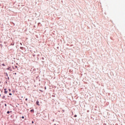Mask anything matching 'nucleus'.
<instances>
[{
  "label": "nucleus",
  "instance_id": "1",
  "mask_svg": "<svg viewBox=\"0 0 125 125\" xmlns=\"http://www.w3.org/2000/svg\"><path fill=\"white\" fill-rule=\"evenodd\" d=\"M4 90V93H5V94H6L7 93V91H6V88H5Z\"/></svg>",
  "mask_w": 125,
  "mask_h": 125
},
{
  "label": "nucleus",
  "instance_id": "2",
  "mask_svg": "<svg viewBox=\"0 0 125 125\" xmlns=\"http://www.w3.org/2000/svg\"><path fill=\"white\" fill-rule=\"evenodd\" d=\"M40 102H39V101H37V102H36V104H37V105H38V106H40Z\"/></svg>",
  "mask_w": 125,
  "mask_h": 125
},
{
  "label": "nucleus",
  "instance_id": "3",
  "mask_svg": "<svg viewBox=\"0 0 125 125\" xmlns=\"http://www.w3.org/2000/svg\"><path fill=\"white\" fill-rule=\"evenodd\" d=\"M7 70H9L10 71H11V68L10 67H8L7 68Z\"/></svg>",
  "mask_w": 125,
  "mask_h": 125
},
{
  "label": "nucleus",
  "instance_id": "4",
  "mask_svg": "<svg viewBox=\"0 0 125 125\" xmlns=\"http://www.w3.org/2000/svg\"><path fill=\"white\" fill-rule=\"evenodd\" d=\"M10 111H8L7 112V114H10Z\"/></svg>",
  "mask_w": 125,
  "mask_h": 125
},
{
  "label": "nucleus",
  "instance_id": "5",
  "mask_svg": "<svg viewBox=\"0 0 125 125\" xmlns=\"http://www.w3.org/2000/svg\"><path fill=\"white\" fill-rule=\"evenodd\" d=\"M4 98H5V96H3V97H2V99H4Z\"/></svg>",
  "mask_w": 125,
  "mask_h": 125
},
{
  "label": "nucleus",
  "instance_id": "6",
  "mask_svg": "<svg viewBox=\"0 0 125 125\" xmlns=\"http://www.w3.org/2000/svg\"><path fill=\"white\" fill-rule=\"evenodd\" d=\"M75 118H77V115H74Z\"/></svg>",
  "mask_w": 125,
  "mask_h": 125
},
{
  "label": "nucleus",
  "instance_id": "7",
  "mask_svg": "<svg viewBox=\"0 0 125 125\" xmlns=\"http://www.w3.org/2000/svg\"><path fill=\"white\" fill-rule=\"evenodd\" d=\"M2 65V66H5V64H4V63H3Z\"/></svg>",
  "mask_w": 125,
  "mask_h": 125
},
{
  "label": "nucleus",
  "instance_id": "8",
  "mask_svg": "<svg viewBox=\"0 0 125 125\" xmlns=\"http://www.w3.org/2000/svg\"><path fill=\"white\" fill-rule=\"evenodd\" d=\"M9 94V95H12V94L10 93Z\"/></svg>",
  "mask_w": 125,
  "mask_h": 125
},
{
  "label": "nucleus",
  "instance_id": "9",
  "mask_svg": "<svg viewBox=\"0 0 125 125\" xmlns=\"http://www.w3.org/2000/svg\"><path fill=\"white\" fill-rule=\"evenodd\" d=\"M27 100H28V99H27V98L25 99V101H27Z\"/></svg>",
  "mask_w": 125,
  "mask_h": 125
},
{
  "label": "nucleus",
  "instance_id": "10",
  "mask_svg": "<svg viewBox=\"0 0 125 125\" xmlns=\"http://www.w3.org/2000/svg\"><path fill=\"white\" fill-rule=\"evenodd\" d=\"M22 119H24V116H22Z\"/></svg>",
  "mask_w": 125,
  "mask_h": 125
},
{
  "label": "nucleus",
  "instance_id": "11",
  "mask_svg": "<svg viewBox=\"0 0 125 125\" xmlns=\"http://www.w3.org/2000/svg\"><path fill=\"white\" fill-rule=\"evenodd\" d=\"M32 124H34V121H32Z\"/></svg>",
  "mask_w": 125,
  "mask_h": 125
},
{
  "label": "nucleus",
  "instance_id": "12",
  "mask_svg": "<svg viewBox=\"0 0 125 125\" xmlns=\"http://www.w3.org/2000/svg\"><path fill=\"white\" fill-rule=\"evenodd\" d=\"M44 88H45V89H46V87H45Z\"/></svg>",
  "mask_w": 125,
  "mask_h": 125
},
{
  "label": "nucleus",
  "instance_id": "13",
  "mask_svg": "<svg viewBox=\"0 0 125 125\" xmlns=\"http://www.w3.org/2000/svg\"><path fill=\"white\" fill-rule=\"evenodd\" d=\"M16 74H17L16 73H15V75H16Z\"/></svg>",
  "mask_w": 125,
  "mask_h": 125
},
{
  "label": "nucleus",
  "instance_id": "14",
  "mask_svg": "<svg viewBox=\"0 0 125 125\" xmlns=\"http://www.w3.org/2000/svg\"><path fill=\"white\" fill-rule=\"evenodd\" d=\"M0 96H1V95L0 94Z\"/></svg>",
  "mask_w": 125,
  "mask_h": 125
},
{
  "label": "nucleus",
  "instance_id": "15",
  "mask_svg": "<svg viewBox=\"0 0 125 125\" xmlns=\"http://www.w3.org/2000/svg\"><path fill=\"white\" fill-rule=\"evenodd\" d=\"M5 106H6V104H5Z\"/></svg>",
  "mask_w": 125,
  "mask_h": 125
},
{
  "label": "nucleus",
  "instance_id": "16",
  "mask_svg": "<svg viewBox=\"0 0 125 125\" xmlns=\"http://www.w3.org/2000/svg\"><path fill=\"white\" fill-rule=\"evenodd\" d=\"M31 112H32V111H33V110H31Z\"/></svg>",
  "mask_w": 125,
  "mask_h": 125
},
{
  "label": "nucleus",
  "instance_id": "17",
  "mask_svg": "<svg viewBox=\"0 0 125 125\" xmlns=\"http://www.w3.org/2000/svg\"><path fill=\"white\" fill-rule=\"evenodd\" d=\"M12 111H10V113H12Z\"/></svg>",
  "mask_w": 125,
  "mask_h": 125
},
{
  "label": "nucleus",
  "instance_id": "18",
  "mask_svg": "<svg viewBox=\"0 0 125 125\" xmlns=\"http://www.w3.org/2000/svg\"><path fill=\"white\" fill-rule=\"evenodd\" d=\"M21 45H22V43H21Z\"/></svg>",
  "mask_w": 125,
  "mask_h": 125
},
{
  "label": "nucleus",
  "instance_id": "19",
  "mask_svg": "<svg viewBox=\"0 0 125 125\" xmlns=\"http://www.w3.org/2000/svg\"><path fill=\"white\" fill-rule=\"evenodd\" d=\"M9 91H10V89H9Z\"/></svg>",
  "mask_w": 125,
  "mask_h": 125
},
{
  "label": "nucleus",
  "instance_id": "20",
  "mask_svg": "<svg viewBox=\"0 0 125 125\" xmlns=\"http://www.w3.org/2000/svg\"><path fill=\"white\" fill-rule=\"evenodd\" d=\"M54 125H56V124H55Z\"/></svg>",
  "mask_w": 125,
  "mask_h": 125
}]
</instances>
